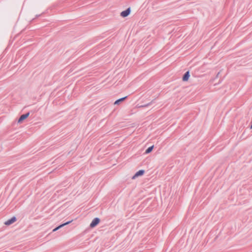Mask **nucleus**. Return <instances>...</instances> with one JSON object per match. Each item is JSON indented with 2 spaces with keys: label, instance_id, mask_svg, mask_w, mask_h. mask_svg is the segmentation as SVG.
Instances as JSON below:
<instances>
[{
  "label": "nucleus",
  "instance_id": "f257e3e1",
  "mask_svg": "<svg viewBox=\"0 0 252 252\" xmlns=\"http://www.w3.org/2000/svg\"><path fill=\"white\" fill-rule=\"evenodd\" d=\"M99 221H100V220L99 218H94L92 222L91 223L90 227L92 228L95 227L96 225H97L98 224Z\"/></svg>",
  "mask_w": 252,
  "mask_h": 252
},
{
  "label": "nucleus",
  "instance_id": "f03ea898",
  "mask_svg": "<svg viewBox=\"0 0 252 252\" xmlns=\"http://www.w3.org/2000/svg\"><path fill=\"white\" fill-rule=\"evenodd\" d=\"M130 13V8H127L126 10L122 11L120 15L123 17H126Z\"/></svg>",
  "mask_w": 252,
  "mask_h": 252
},
{
  "label": "nucleus",
  "instance_id": "7ed1b4c3",
  "mask_svg": "<svg viewBox=\"0 0 252 252\" xmlns=\"http://www.w3.org/2000/svg\"><path fill=\"white\" fill-rule=\"evenodd\" d=\"M16 220V217H13L10 219H9L8 220L4 222V224L5 225H9L12 224L13 223H14Z\"/></svg>",
  "mask_w": 252,
  "mask_h": 252
},
{
  "label": "nucleus",
  "instance_id": "20e7f679",
  "mask_svg": "<svg viewBox=\"0 0 252 252\" xmlns=\"http://www.w3.org/2000/svg\"><path fill=\"white\" fill-rule=\"evenodd\" d=\"M29 115H30V113L28 112V113H27L26 114H23V115H21L20 116V117L19 118L18 122L19 123H21L24 120H25V119L28 118L29 117Z\"/></svg>",
  "mask_w": 252,
  "mask_h": 252
},
{
  "label": "nucleus",
  "instance_id": "39448f33",
  "mask_svg": "<svg viewBox=\"0 0 252 252\" xmlns=\"http://www.w3.org/2000/svg\"><path fill=\"white\" fill-rule=\"evenodd\" d=\"M145 171L144 170H140L137 171L135 175L133 177V179H134L135 177H138L139 176H141L144 174Z\"/></svg>",
  "mask_w": 252,
  "mask_h": 252
},
{
  "label": "nucleus",
  "instance_id": "423d86ee",
  "mask_svg": "<svg viewBox=\"0 0 252 252\" xmlns=\"http://www.w3.org/2000/svg\"><path fill=\"white\" fill-rule=\"evenodd\" d=\"M126 97H127V96H125V97H122V98L117 99V100H116L115 101L114 104H118L120 102L124 101Z\"/></svg>",
  "mask_w": 252,
  "mask_h": 252
},
{
  "label": "nucleus",
  "instance_id": "0eeeda50",
  "mask_svg": "<svg viewBox=\"0 0 252 252\" xmlns=\"http://www.w3.org/2000/svg\"><path fill=\"white\" fill-rule=\"evenodd\" d=\"M154 145L149 147L147 149H146V151L145 152V154H149L150 152H151L153 150V148H154Z\"/></svg>",
  "mask_w": 252,
  "mask_h": 252
},
{
  "label": "nucleus",
  "instance_id": "6e6552de",
  "mask_svg": "<svg viewBox=\"0 0 252 252\" xmlns=\"http://www.w3.org/2000/svg\"><path fill=\"white\" fill-rule=\"evenodd\" d=\"M72 221V220H70V221H67L63 224H62L61 225H60L59 226H58V227H57V228H58V229H60V228L63 227V226H65L69 223H70Z\"/></svg>",
  "mask_w": 252,
  "mask_h": 252
},
{
  "label": "nucleus",
  "instance_id": "1a4fd4ad",
  "mask_svg": "<svg viewBox=\"0 0 252 252\" xmlns=\"http://www.w3.org/2000/svg\"><path fill=\"white\" fill-rule=\"evenodd\" d=\"M72 221V220H70V221H67L63 224H62L61 225H60L59 226H58V227H57V228H58V229H60V228L63 227V226H65L69 223H70Z\"/></svg>",
  "mask_w": 252,
  "mask_h": 252
},
{
  "label": "nucleus",
  "instance_id": "9d476101",
  "mask_svg": "<svg viewBox=\"0 0 252 252\" xmlns=\"http://www.w3.org/2000/svg\"><path fill=\"white\" fill-rule=\"evenodd\" d=\"M190 77L189 72L187 71L183 76V79H189Z\"/></svg>",
  "mask_w": 252,
  "mask_h": 252
},
{
  "label": "nucleus",
  "instance_id": "9b49d317",
  "mask_svg": "<svg viewBox=\"0 0 252 252\" xmlns=\"http://www.w3.org/2000/svg\"><path fill=\"white\" fill-rule=\"evenodd\" d=\"M152 102H153V101H151L150 103H149L147 104H146V105H144L142 106V107H147V106H149L150 104H151L152 103Z\"/></svg>",
  "mask_w": 252,
  "mask_h": 252
},
{
  "label": "nucleus",
  "instance_id": "f8f14e48",
  "mask_svg": "<svg viewBox=\"0 0 252 252\" xmlns=\"http://www.w3.org/2000/svg\"><path fill=\"white\" fill-rule=\"evenodd\" d=\"M57 230H58V228L56 227L55 228H54V229H53V231H57Z\"/></svg>",
  "mask_w": 252,
  "mask_h": 252
},
{
  "label": "nucleus",
  "instance_id": "ddd939ff",
  "mask_svg": "<svg viewBox=\"0 0 252 252\" xmlns=\"http://www.w3.org/2000/svg\"><path fill=\"white\" fill-rule=\"evenodd\" d=\"M251 128H252V125L251 126Z\"/></svg>",
  "mask_w": 252,
  "mask_h": 252
},
{
  "label": "nucleus",
  "instance_id": "4468645a",
  "mask_svg": "<svg viewBox=\"0 0 252 252\" xmlns=\"http://www.w3.org/2000/svg\"><path fill=\"white\" fill-rule=\"evenodd\" d=\"M184 81H188V80L187 79H186V80H183Z\"/></svg>",
  "mask_w": 252,
  "mask_h": 252
}]
</instances>
